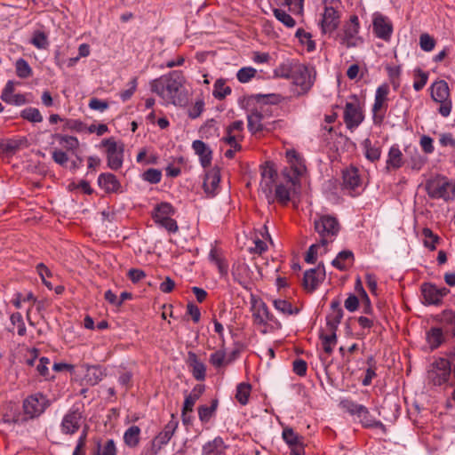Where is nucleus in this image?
Instances as JSON below:
<instances>
[{"mask_svg":"<svg viewBox=\"0 0 455 455\" xmlns=\"http://www.w3.org/2000/svg\"><path fill=\"white\" fill-rule=\"evenodd\" d=\"M185 83L183 73L174 70L152 80L149 86L151 92L161 99L164 106L183 107L188 103Z\"/></svg>","mask_w":455,"mask_h":455,"instance_id":"nucleus-1","label":"nucleus"},{"mask_svg":"<svg viewBox=\"0 0 455 455\" xmlns=\"http://www.w3.org/2000/svg\"><path fill=\"white\" fill-rule=\"evenodd\" d=\"M314 228L318 235L319 243L312 244L306 254L305 260L314 264L318 255H323L329 251L340 231V224L332 215H320L314 220Z\"/></svg>","mask_w":455,"mask_h":455,"instance_id":"nucleus-2","label":"nucleus"},{"mask_svg":"<svg viewBox=\"0 0 455 455\" xmlns=\"http://www.w3.org/2000/svg\"><path fill=\"white\" fill-rule=\"evenodd\" d=\"M323 12L319 25L323 34L331 35L339 26L342 14L341 0H334L328 4H323Z\"/></svg>","mask_w":455,"mask_h":455,"instance_id":"nucleus-3","label":"nucleus"},{"mask_svg":"<svg viewBox=\"0 0 455 455\" xmlns=\"http://www.w3.org/2000/svg\"><path fill=\"white\" fill-rule=\"evenodd\" d=\"M426 190L431 198L451 201L455 198V181L437 175L427 181Z\"/></svg>","mask_w":455,"mask_h":455,"instance_id":"nucleus-4","label":"nucleus"},{"mask_svg":"<svg viewBox=\"0 0 455 455\" xmlns=\"http://www.w3.org/2000/svg\"><path fill=\"white\" fill-rule=\"evenodd\" d=\"M361 25L357 15L354 14L346 21L337 37L340 44L346 48H355L363 44V38L360 36Z\"/></svg>","mask_w":455,"mask_h":455,"instance_id":"nucleus-5","label":"nucleus"},{"mask_svg":"<svg viewBox=\"0 0 455 455\" xmlns=\"http://www.w3.org/2000/svg\"><path fill=\"white\" fill-rule=\"evenodd\" d=\"M430 91L431 99L439 105L437 112L443 117H448L452 110V100L447 82L444 80L434 82Z\"/></svg>","mask_w":455,"mask_h":455,"instance_id":"nucleus-6","label":"nucleus"},{"mask_svg":"<svg viewBox=\"0 0 455 455\" xmlns=\"http://www.w3.org/2000/svg\"><path fill=\"white\" fill-rule=\"evenodd\" d=\"M51 404V400L41 392L29 395L22 403L24 416L27 419H37L44 413Z\"/></svg>","mask_w":455,"mask_h":455,"instance_id":"nucleus-7","label":"nucleus"},{"mask_svg":"<svg viewBox=\"0 0 455 455\" xmlns=\"http://www.w3.org/2000/svg\"><path fill=\"white\" fill-rule=\"evenodd\" d=\"M101 147L106 148L108 167L113 171L119 170L124 164V145L114 137L104 139Z\"/></svg>","mask_w":455,"mask_h":455,"instance_id":"nucleus-8","label":"nucleus"},{"mask_svg":"<svg viewBox=\"0 0 455 455\" xmlns=\"http://www.w3.org/2000/svg\"><path fill=\"white\" fill-rule=\"evenodd\" d=\"M178 426L179 422L172 415V419L164 426L163 430L153 438L150 446L143 451L142 455H157L162 448L166 445L174 435Z\"/></svg>","mask_w":455,"mask_h":455,"instance_id":"nucleus-9","label":"nucleus"},{"mask_svg":"<svg viewBox=\"0 0 455 455\" xmlns=\"http://www.w3.org/2000/svg\"><path fill=\"white\" fill-rule=\"evenodd\" d=\"M389 93L390 86L387 83H383L376 89L374 103L371 108L372 119L375 124H380L384 120L388 107Z\"/></svg>","mask_w":455,"mask_h":455,"instance_id":"nucleus-10","label":"nucleus"},{"mask_svg":"<svg viewBox=\"0 0 455 455\" xmlns=\"http://www.w3.org/2000/svg\"><path fill=\"white\" fill-rule=\"evenodd\" d=\"M83 419V405L79 403L73 404L62 418L60 426V432L64 435H69L76 434L81 427Z\"/></svg>","mask_w":455,"mask_h":455,"instance_id":"nucleus-11","label":"nucleus"},{"mask_svg":"<svg viewBox=\"0 0 455 455\" xmlns=\"http://www.w3.org/2000/svg\"><path fill=\"white\" fill-rule=\"evenodd\" d=\"M451 376V365L448 360L437 359L427 372L428 380L435 386L445 384Z\"/></svg>","mask_w":455,"mask_h":455,"instance_id":"nucleus-12","label":"nucleus"},{"mask_svg":"<svg viewBox=\"0 0 455 455\" xmlns=\"http://www.w3.org/2000/svg\"><path fill=\"white\" fill-rule=\"evenodd\" d=\"M253 322L257 325H267L268 323L276 328H281V323L269 312L265 302L255 300L251 306Z\"/></svg>","mask_w":455,"mask_h":455,"instance_id":"nucleus-13","label":"nucleus"},{"mask_svg":"<svg viewBox=\"0 0 455 455\" xmlns=\"http://www.w3.org/2000/svg\"><path fill=\"white\" fill-rule=\"evenodd\" d=\"M372 30L376 37L389 42L394 28L388 17L376 12L372 14Z\"/></svg>","mask_w":455,"mask_h":455,"instance_id":"nucleus-14","label":"nucleus"},{"mask_svg":"<svg viewBox=\"0 0 455 455\" xmlns=\"http://www.w3.org/2000/svg\"><path fill=\"white\" fill-rule=\"evenodd\" d=\"M344 122L349 130L357 128L364 119L363 110L356 100L347 102L344 108Z\"/></svg>","mask_w":455,"mask_h":455,"instance_id":"nucleus-15","label":"nucleus"},{"mask_svg":"<svg viewBox=\"0 0 455 455\" xmlns=\"http://www.w3.org/2000/svg\"><path fill=\"white\" fill-rule=\"evenodd\" d=\"M247 120L248 129L253 134L262 132H270L275 126V123L269 122L266 118V116L258 109L251 111L247 116Z\"/></svg>","mask_w":455,"mask_h":455,"instance_id":"nucleus-16","label":"nucleus"},{"mask_svg":"<svg viewBox=\"0 0 455 455\" xmlns=\"http://www.w3.org/2000/svg\"><path fill=\"white\" fill-rule=\"evenodd\" d=\"M325 275V268L323 263L307 270L303 277L304 288L309 292L314 291L324 281Z\"/></svg>","mask_w":455,"mask_h":455,"instance_id":"nucleus-17","label":"nucleus"},{"mask_svg":"<svg viewBox=\"0 0 455 455\" xmlns=\"http://www.w3.org/2000/svg\"><path fill=\"white\" fill-rule=\"evenodd\" d=\"M292 76L294 84L299 88V94L307 93L314 84L313 70L305 66H299Z\"/></svg>","mask_w":455,"mask_h":455,"instance_id":"nucleus-18","label":"nucleus"},{"mask_svg":"<svg viewBox=\"0 0 455 455\" xmlns=\"http://www.w3.org/2000/svg\"><path fill=\"white\" fill-rule=\"evenodd\" d=\"M421 292L426 304L440 305L443 297L448 294L449 290L445 287L438 288L431 283H424L421 286Z\"/></svg>","mask_w":455,"mask_h":455,"instance_id":"nucleus-19","label":"nucleus"},{"mask_svg":"<svg viewBox=\"0 0 455 455\" xmlns=\"http://www.w3.org/2000/svg\"><path fill=\"white\" fill-rule=\"evenodd\" d=\"M283 441L291 449V455H304L303 437L291 427H284L282 433Z\"/></svg>","mask_w":455,"mask_h":455,"instance_id":"nucleus-20","label":"nucleus"},{"mask_svg":"<svg viewBox=\"0 0 455 455\" xmlns=\"http://www.w3.org/2000/svg\"><path fill=\"white\" fill-rule=\"evenodd\" d=\"M220 182V173L219 169L213 168L205 173L203 188L207 196L212 197L216 195Z\"/></svg>","mask_w":455,"mask_h":455,"instance_id":"nucleus-21","label":"nucleus"},{"mask_svg":"<svg viewBox=\"0 0 455 455\" xmlns=\"http://www.w3.org/2000/svg\"><path fill=\"white\" fill-rule=\"evenodd\" d=\"M285 155L287 161L290 164L291 168L293 172V176L291 177V179L298 181L299 177L301 176L306 171L304 160L294 149L287 150Z\"/></svg>","mask_w":455,"mask_h":455,"instance_id":"nucleus-22","label":"nucleus"},{"mask_svg":"<svg viewBox=\"0 0 455 455\" xmlns=\"http://www.w3.org/2000/svg\"><path fill=\"white\" fill-rule=\"evenodd\" d=\"M192 148L198 156L201 165L206 168L211 165L212 160V150L203 140H196L192 143Z\"/></svg>","mask_w":455,"mask_h":455,"instance_id":"nucleus-23","label":"nucleus"},{"mask_svg":"<svg viewBox=\"0 0 455 455\" xmlns=\"http://www.w3.org/2000/svg\"><path fill=\"white\" fill-rule=\"evenodd\" d=\"M404 164V158L403 152L399 148L398 145H393L390 147L387 157L386 160V170H398Z\"/></svg>","mask_w":455,"mask_h":455,"instance_id":"nucleus-24","label":"nucleus"},{"mask_svg":"<svg viewBox=\"0 0 455 455\" xmlns=\"http://www.w3.org/2000/svg\"><path fill=\"white\" fill-rule=\"evenodd\" d=\"M98 184L106 193H117L121 189L119 180L110 172L100 174L98 177Z\"/></svg>","mask_w":455,"mask_h":455,"instance_id":"nucleus-25","label":"nucleus"},{"mask_svg":"<svg viewBox=\"0 0 455 455\" xmlns=\"http://www.w3.org/2000/svg\"><path fill=\"white\" fill-rule=\"evenodd\" d=\"M188 363L191 368L193 377L196 380H204L206 376V367L205 364L198 359L196 354L194 352H188Z\"/></svg>","mask_w":455,"mask_h":455,"instance_id":"nucleus-26","label":"nucleus"},{"mask_svg":"<svg viewBox=\"0 0 455 455\" xmlns=\"http://www.w3.org/2000/svg\"><path fill=\"white\" fill-rule=\"evenodd\" d=\"M228 445L220 436L207 442L202 447V455H224Z\"/></svg>","mask_w":455,"mask_h":455,"instance_id":"nucleus-27","label":"nucleus"},{"mask_svg":"<svg viewBox=\"0 0 455 455\" xmlns=\"http://www.w3.org/2000/svg\"><path fill=\"white\" fill-rule=\"evenodd\" d=\"M343 317V310L338 301L331 303V312L326 317V326L328 331H337L338 326Z\"/></svg>","mask_w":455,"mask_h":455,"instance_id":"nucleus-28","label":"nucleus"},{"mask_svg":"<svg viewBox=\"0 0 455 455\" xmlns=\"http://www.w3.org/2000/svg\"><path fill=\"white\" fill-rule=\"evenodd\" d=\"M354 253L350 250H344L338 253L331 261V265L339 270L345 271L354 263Z\"/></svg>","mask_w":455,"mask_h":455,"instance_id":"nucleus-29","label":"nucleus"},{"mask_svg":"<svg viewBox=\"0 0 455 455\" xmlns=\"http://www.w3.org/2000/svg\"><path fill=\"white\" fill-rule=\"evenodd\" d=\"M297 183V180L291 179V177L289 176L286 185H277L275 187L276 200L283 204H286L291 200V191Z\"/></svg>","mask_w":455,"mask_h":455,"instance_id":"nucleus-30","label":"nucleus"},{"mask_svg":"<svg viewBox=\"0 0 455 455\" xmlns=\"http://www.w3.org/2000/svg\"><path fill=\"white\" fill-rule=\"evenodd\" d=\"M362 147L367 160L372 163L379 160L381 156V148L379 142H372L370 139H365L362 143Z\"/></svg>","mask_w":455,"mask_h":455,"instance_id":"nucleus-31","label":"nucleus"},{"mask_svg":"<svg viewBox=\"0 0 455 455\" xmlns=\"http://www.w3.org/2000/svg\"><path fill=\"white\" fill-rule=\"evenodd\" d=\"M141 430L138 426L129 427L124 433V443L129 448L134 449L139 446L140 442Z\"/></svg>","mask_w":455,"mask_h":455,"instance_id":"nucleus-32","label":"nucleus"},{"mask_svg":"<svg viewBox=\"0 0 455 455\" xmlns=\"http://www.w3.org/2000/svg\"><path fill=\"white\" fill-rule=\"evenodd\" d=\"M358 169L355 167L347 168L343 172V185L345 188L355 189L361 184Z\"/></svg>","mask_w":455,"mask_h":455,"instance_id":"nucleus-33","label":"nucleus"},{"mask_svg":"<svg viewBox=\"0 0 455 455\" xmlns=\"http://www.w3.org/2000/svg\"><path fill=\"white\" fill-rule=\"evenodd\" d=\"M198 399L199 393H196V387H194L192 392L185 397L181 411L182 419L185 424L189 421V418L187 416L188 413L193 411V408Z\"/></svg>","mask_w":455,"mask_h":455,"instance_id":"nucleus-34","label":"nucleus"},{"mask_svg":"<svg viewBox=\"0 0 455 455\" xmlns=\"http://www.w3.org/2000/svg\"><path fill=\"white\" fill-rule=\"evenodd\" d=\"M357 418L364 427L379 428L383 431L386 430L385 425L381 421L375 419L365 406L363 407V412H360Z\"/></svg>","mask_w":455,"mask_h":455,"instance_id":"nucleus-35","label":"nucleus"},{"mask_svg":"<svg viewBox=\"0 0 455 455\" xmlns=\"http://www.w3.org/2000/svg\"><path fill=\"white\" fill-rule=\"evenodd\" d=\"M174 214V208L173 206L167 202H163L158 204L154 209L152 217L156 223L162 220V218H166L172 216Z\"/></svg>","mask_w":455,"mask_h":455,"instance_id":"nucleus-36","label":"nucleus"},{"mask_svg":"<svg viewBox=\"0 0 455 455\" xmlns=\"http://www.w3.org/2000/svg\"><path fill=\"white\" fill-rule=\"evenodd\" d=\"M59 144L68 151L75 153L79 147V140L76 137L56 133L53 135Z\"/></svg>","mask_w":455,"mask_h":455,"instance_id":"nucleus-37","label":"nucleus"},{"mask_svg":"<svg viewBox=\"0 0 455 455\" xmlns=\"http://www.w3.org/2000/svg\"><path fill=\"white\" fill-rule=\"evenodd\" d=\"M273 306L278 312L284 315H297L299 312L297 307L292 306L290 301L283 299H274Z\"/></svg>","mask_w":455,"mask_h":455,"instance_id":"nucleus-38","label":"nucleus"},{"mask_svg":"<svg viewBox=\"0 0 455 455\" xmlns=\"http://www.w3.org/2000/svg\"><path fill=\"white\" fill-rule=\"evenodd\" d=\"M106 376L104 370L100 366H89L84 379L89 385L94 386Z\"/></svg>","mask_w":455,"mask_h":455,"instance_id":"nucleus-39","label":"nucleus"},{"mask_svg":"<svg viewBox=\"0 0 455 455\" xmlns=\"http://www.w3.org/2000/svg\"><path fill=\"white\" fill-rule=\"evenodd\" d=\"M16 76L21 79H27L33 76V70L28 62L23 58L18 59L15 63Z\"/></svg>","mask_w":455,"mask_h":455,"instance_id":"nucleus-40","label":"nucleus"},{"mask_svg":"<svg viewBox=\"0 0 455 455\" xmlns=\"http://www.w3.org/2000/svg\"><path fill=\"white\" fill-rule=\"evenodd\" d=\"M323 351L331 355L337 344V335L335 331H328V333L320 335Z\"/></svg>","mask_w":455,"mask_h":455,"instance_id":"nucleus-41","label":"nucleus"},{"mask_svg":"<svg viewBox=\"0 0 455 455\" xmlns=\"http://www.w3.org/2000/svg\"><path fill=\"white\" fill-rule=\"evenodd\" d=\"M217 407H218V401L217 400H212L211 406H207V405H201V406H199L198 407L199 419L203 423L209 422L210 419L214 415V413H215V411L217 410Z\"/></svg>","mask_w":455,"mask_h":455,"instance_id":"nucleus-42","label":"nucleus"},{"mask_svg":"<svg viewBox=\"0 0 455 455\" xmlns=\"http://www.w3.org/2000/svg\"><path fill=\"white\" fill-rule=\"evenodd\" d=\"M231 88L226 85L224 79H217L214 83L212 95L217 100H223L231 93Z\"/></svg>","mask_w":455,"mask_h":455,"instance_id":"nucleus-43","label":"nucleus"},{"mask_svg":"<svg viewBox=\"0 0 455 455\" xmlns=\"http://www.w3.org/2000/svg\"><path fill=\"white\" fill-rule=\"evenodd\" d=\"M251 386L249 383L242 382L236 387L235 398L241 405H246L251 395Z\"/></svg>","mask_w":455,"mask_h":455,"instance_id":"nucleus-44","label":"nucleus"},{"mask_svg":"<svg viewBox=\"0 0 455 455\" xmlns=\"http://www.w3.org/2000/svg\"><path fill=\"white\" fill-rule=\"evenodd\" d=\"M30 43L39 50L47 49L49 46V40L47 35L40 30H36L33 33Z\"/></svg>","mask_w":455,"mask_h":455,"instance_id":"nucleus-45","label":"nucleus"},{"mask_svg":"<svg viewBox=\"0 0 455 455\" xmlns=\"http://www.w3.org/2000/svg\"><path fill=\"white\" fill-rule=\"evenodd\" d=\"M296 36L299 38V42L307 47L308 52L315 50V42L312 40V36L309 32H307L302 28H299L296 31Z\"/></svg>","mask_w":455,"mask_h":455,"instance_id":"nucleus-46","label":"nucleus"},{"mask_svg":"<svg viewBox=\"0 0 455 455\" xmlns=\"http://www.w3.org/2000/svg\"><path fill=\"white\" fill-rule=\"evenodd\" d=\"M427 342L429 345L435 348L439 347L443 341V333L440 328H432L427 334Z\"/></svg>","mask_w":455,"mask_h":455,"instance_id":"nucleus-47","label":"nucleus"},{"mask_svg":"<svg viewBox=\"0 0 455 455\" xmlns=\"http://www.w3.org/2000/svg\"><path fill=\"white\" fill-rule=\"evenodd\" d=\"M20 116L31 123H41L43 121V116L39 109L36 108H26L20 112Z\"/></svg>","mask_w":455,"mask_h":455,"instance_id":"nucleus-48","label":"nucleus"},{"mask_svg":"<svg viewBox=\"0 0 455 455\" xmlns=\"http://www.w3.org/2000/svg\"><path fill=\"white\" fill-rule=\"evenodd\" d=\"M275 179H261L259 183V189L265 195L268 203L274 201L273 196V187L275 184Z\"/></svg>","mask_w":455,"mask_h":455,"instance_id":"nucleus-49","label":"nucleus"},{"mask_svg":"<svg viewBox=\"0 0 455 455\" xmlns=\"http://www.w3.org/2000/svg\"><path fill=\"white\" fill-rule=\"evenodd\" d=\"M422 235L424 236V245L431 251L435 250V244L439 241V236L435 235L428 228H423Z\"/></svg>","mask_w":455,"mask_h":455,"instance_id":"nucleus-50","label":"nucleus"},{"mask_svg":"<svg viewBox=\"0 0 455 455\" xmlns=\"http://www.w3.org/2000/svg\"><path fill=\"white\" fill-rule=\"evenodd\" d=\"M249 271V267L246 264H238L237 266H234L232 270V275L237 283L240 284L245 283V277L247 275V272Z\"/></svg>","mask_w":455,"mask_h":455,"instance_id":"nucleus-51","label":"nucleus"},{"mask_svg":"<svg viewBox=\"0 0 455 455\" xmlns=\"http://www.w3.org/2000/svg\"><path fill=\"white\" fill-rule=\"evenodd\" d=\"M342 408L353 416H358L360 412H363L364 405L356 403L351 400L345 399L340 403Z\"/></svg>","mask_w":455,"mask_h":455,"instance_id":"nucleus-52","label":"nucleus"},{"mask_svg":"<svg viewBox=\"0 0 455 455\" xmlns=\"http://www.w3.org/2000/svg\"><path fill=\"white\" fill-rule=\"evenodd\" d=\"M428 74L420 68L415 70V80L413 89L417 92L421 91L427 83Z\"/></svg>","mask_w":455,"mask_h":455,"instance_id":"nucleus-53","label":"nucleus"},{"mask_svg":"<svg viewBox=\"0 0 455 455\" xmlns=\"http://www.w3.org/2000/svg\"><path fill=\"white\" fill-rule=\"evenodd\" d=\"M29 301H36V298L31 291L27 292L26 294H23L21 292H16L12 299V303L16 308H20L22 303Z\"/></svg>","mask_w":455,"mask_h":455,"instance_id":"nucleus-54","label":"nucleus"},{"mask_svg":"<svg viewBox=\"0 0 455 455\" xmlns=\"http://www.w3.org/2000/svg\"><path fill=\"white\" fill-rule=\"evenodd\" d=\"M257 70L252 67H244L236 73V78L240 83H248L256 76Z\"/></svg>","mask_w":455,"mask_h":455,"instance_id":"nucleus-55","label":"nucleus"},{"mask_svg":"<svg viewBox=\"0 0 455 455\" xmlns=\"http://www.w3.org/2000/svg\"><path fill=\"white\" fill-rule=\"evenodd\" d=\"M275 17L287 28H293L296 24L294 19L285 11L281 9L274 10Z\"/></svg>","mask_w":455,"mask_h":455,"instance_id":"nucleus-56","label":"nucleus"},{"mask_svg":"<svg viewBox=\"0 0 455 455\" xmlns=\"http://www.w3.org/2000/svg\"><path fill=\"white\" fill-rule=\"evenodd\" d=\"M427 159L419 153L417 148H413L410 157V164L412 170L419 171L426 164Z\"/></svg>","mask_w":455,"mask_h":455,"instance_id":"nucleus-57","label":"nucleus"},{"mask_svg":"<svg viewBox=\"0 0 455 455\" xmlns=\"http://www.w3.org/2000/svg\"><path fill=\"white\" fill-rule=\"evenodd\" d=\"M142 179L150 184H157L161 181L162 172L158 169L150 168L143 172Z\"/></svg>","mask_w":455,"mask_h":455,"instance_id":"nucleus-58","label":"nucleus"},{"mask_svg":"<svg viewBox=\"0 0 455 455\" xmlns=\"http://www.w3.org/2000/svg\"><path fill=\"white\" fill-rule=\"evenodd\" d=\"M10 321L12 325H16L18 328V334L24 336L26 334V326L20 313L16 312L11 315Z\"/></svg>","mask_w":455,"mask_h":455,"instance_id":"nucleus-59","label":"nucleus"},{"mask_svg":"<svg viewBox=\"0 0 455 455\" xmlns=\"http://www.w3.org/2000/svg\"><path fill=\"white\" fill-rule=\"evenodd\" d=\"M204 109V101L203 99H198L196 102L188 108V115L191 119H196L203 113Z\"/></svg>","mask_w":455,"mask_h":455,"instance_id":"nucleus-60","label":"nucleus"},{"mask_svg":"<svg viewBox=\"0 0 455 455\" xmlns=\"http://www.w3.org/2000/svg\"><path fill=\"white\" fill-rule=\"evenodd\" d=\"M419 146L424 153L430 155L434 153L435 147H434V140L433 139L428 135H422L419 139Z\"/></svg>","mask_w":455,"mask_h":455,"instance_id":"nucleus-61","label":"nucleus"},{"mask_svg":"<svg viewBox=\"0 0 455 455\" xmlns=\"http://www.w3.org/2000/svg\"><path fill=\"white\" fill-rule=\"evenodd\" d=\"M227 135L223 137L222 140L228 144L231 148H233L235 150H240L241 146L239 144V141L242 140L243 136L240 134H233L229 133L226 131Z\"/></svg>","mask_w":455,"mask_h":455,"instance_id":"nucleus-62","label":"nucleus"},{"mask_svg":"<svg viewBox=\"0 0 455 455\" xmlns=\"http://www.w3.org/2000/svg\"><path fill=\"white\" fill-rule=\"evenodd\" d=\"M419 45L423 51L431 52L435 48V41L428 34H422L419 36Z\"/></svg>","mask_w":455,"mask_h":455,"instance_id":"nucleus-63","label":"nucleus"},{"mask_svg":"<svg viewBox=\"0 0 455 455\" xmlns=\"http://www.w3.org/2000/svg\"><path fill=\"white\" fill-rule=\"evenodd\" d=\"M439 144L443 148H455V137L451 132H442L439 134Z\"/></svg>","mask_w":455,"mask_h":455,"instance_id":"nucleus-64","label":"nucleus"}]
</instances>
